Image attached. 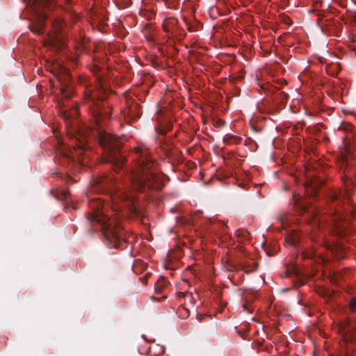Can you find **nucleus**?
<instances>
[{
    "label": "nucleus",
    "mask_w": 356,
    "mask_h": 356,
    "mask_svg": "<svg viewBox=\"0 0 356 356\" xmlns=\"http://www.w3.org/2000/svg\"><path fill=\"white\" fill-rule=\"evenodd\" d=\"M135 153L138 163L131 175L135 190L142 191L146 188L161 190L163 186L165 176L160 172L148 149L142 145L138 146L135 148Z\"/></svg>",
    "instance_id": "obj_1"
},
{
    "label": "nucleus",
    "mask_w": 356,
    "mask_h": 356,
    "mask_svg": "<svg viewBox=\"0 0 356 356\" xmlns=\"http://www.w3.org/2000/svg\"><path fill=\"white\" fill-rule=\"evenodd\" d=\"M89 207L92 211L87 215V218L91 222L100 223L106 238L115 247L119 245L120 241L123 240V232L120 223L117 222L116 217L108 218L104 214V204L101 198L92 199L89 203Z\"/></svg>",
    "instance_id": "obj_2"
},
{
    "label": "nucleus",
    "mask_w": 356,
    "mask_h": 356,
    "mask_svg": "<svg viewBox=\"0 0 356 356\" xmlns=\"http://www.w3.org/2000/svg\"><path fill=\"white\" fill-rule=\"evenodd\" d=\"M99 143L104 153L107 155L106 161L113 163L114 170H119L125 162L124 158L118 155V152L121 147L119 139L111 134L101 133Z\"/></svg>",
    "instance_id": "obj_3"
},
{
    "label": "nucleus",
    "mask_w": 356,
    "mask_h": 356,
    "mask_svg": "<svg viewBox=\"0 0 356 356\" xmlns=\"http://www.w3.org/2000/svg\"><path fill=\"white\" fill-rule=\"evenodd\" d=\"M48 70L57 77L60 83V93L67 99L70 98L73 93V88L70 85L71 75L69 70L63 65L58 60L54 61L48 67Z\"/></svg>",
    "instance_id": "obj_4"
},
{
    "label": "nucleus",
    "mask_w": 356,
    "mask_h": 356,
    "mask_svg": "<svg viewBox=\"0 0 356 356\" xmlns=\"http://www.w3.org/2000/svg\"><path fill=\"white\" fill-rule=\"evenodd\" d=\"M63 26V22L61 19H57L53 22V30L44 41L45 46L54 47L60 49L65 47V37L61 33Z\"/></svg>",
    "instance_id": "obj_5"
},
{
    "label": "nucleus",
    "mask_w": 356,
    "mask_h": 356,
    "mask_svg": "<svg viewBox=\"0 0 356 356\" xmlns=\"http://www.w3.org/2000/svg\"><path fill=\"white\" fill-rule=\"evenodd\" d=\"M107 96V89L105 84L99 81V88L96 90H93L90 88H88L85 90L84 100L91 101L96 106L98 105L99 102L104 100Z\"/></svg>",
    "instance_id": "obj_6"
},
{
    "label": "nucleus",
    "mask_w": 356,
    "mask_h": 356,
    "mask_svg": "<svg viewBox=\"0 0 356 356\" xmlns=\"http://www.w3.org/2000/svg\"><path fill=\"white\" fill-rule=\"evenodd\" d=\"M352 329L350 322L349 320L341 323L339 327V332L342 336L343 341L346 343H349L353 341L352 334L349 333Z\"/></svg>",
    "instance_id": "obj_7"
},
{
    "label": "nucleus",
    "mask_w": 356,
    "mask_h": 356,
    "mask_svg": "<svg viewBox=\"0 0 356 356\" xmlns=\"http://www.w3.org/2000/svg\"><path fill=\"white\" fill-rule=\"evenodd\" d=\"M134 200V194L132 192H120L116 194H114L112 196V202L113 204V209L116 211L118 209L116 207L115 204L118 203L120 200H130L133 201Z\"/></svg>",
    "instance_id": "obj_8"
},
{
    "label": "nucleus",
    "mask_w": 356,
    "mask_h": 356,
    "mask_svg": "<svg viewBox=\"0 0 356 356\" xmlns=\"http://www.w3.org/2000/svg\"><path fill=\"white\" fill-rule=\"evenodd\" d=\"M168 286V282L163 277H160L154 284V290L157 293H162Z\"/></svg>",
    "instance_id": "obj_9"
},
{
    "label": "nucleus",
    "mask_w": 356,
    "mask_h": 356,
    "mask_svg": "<svg viewBox=\"0 0 356 356\" xmlns=\"http://www.w3.org/2000/svg\"><path fill=\"white\" fill-rule=\"evenodd\" d=\"M307 193L309 195L315 196L317 193L318 187L316 184L309 181L306 184Z\"/></svg>",
    "instance_id": "obj_10"
},
{
    "label": "nucleus",
    "mask_w": 356,
    "mask_h": 356,
    "mask_svg": "<svg viewBox=\"0 0 356 356\" xmlns=\"http://www.w3.org/2000/svg\"><path fill=\"white\" fill-rule=\"evenodd\" d=\"M76 139L79 140V144L73 146L74 152L83 150L86 145V136H81L79 138H76Z\"/></svg>",
    "instance_id": "obj_11"
},
{
    "label": "nucleus",
    "mask_w": 356,
    "mask_h": 356,
    "mask_svg": "<svg viewBox=\"0 0 356 356\" xmlns=\"http://www.w3.org/2000/svg\"><path fill=\"white\" fill-rule=\"evenodd\" d=\"M60 114L61 116L66 118H70L77 114V108L74 107L72 108L70 111L67 110H60Z\"/></svg>",
    "instance_id": "obj_12"
},
{
    "label": "nucleus",
    "mask_w": 356,
    "mask_h": 356,
    "mask_svg": "<svg viewBox=\"0 0 356 356\" xmlns=\"http://www.w3.org/2000/svg\"><path fill=\"white\" fill-rule=\"evenodd\" d=\"M177 314L181 318H187L190 316V312L184 307H179L177 310Z\"/></svg>",
    "instance_id": "obj_13"
},
{
    "label": "nucleus",
    "mask_w": 356,
    "mask_h": 356,
    "mask_svg": "<svg viewBox=\"0 0 356 356\" xmlns=\"http://www.w3.org/2000/svg\"><path fill=\"white\" fill-rule=\"evenodd\" d=\"M176 23V20L174 19H168L164 21L163 22V29L166 32H170L172 31V28L170 27V25L175 24Z\"/></svg>",
    "instance_id": "obj_14"
},
{
    "label": "nucleus",
    "mask_w": 356,
    "mask_h": 356,
    "mask_svg": "<svg viewBox=\"0 0 356 356\" xmlns=\"http://www.w3.org/2000/svg\"><path fill=\"white\" fill-rule=\"evenodd\" d=\"M316 254V252L314 249H311L309 250H306L303 252L302 257L306 259L312 258Z\"/></svg>",
    "instance_id": "obj_15"
},
{
    "label": "nucleus",
    "mask_w": 356,
    "mask_h": 356,
    "mask_svg": "<svg viewBox=\"0 0 356 356\" xmlns=\"http://www.w3.org/2000/svg\"><path fill=\"white\" fill-rule=\"evenodd\" d=\"M252 266L250 268H249V267H248V266H244L245 272L250 273V272L254 271L257 269V264L256 263H254V261H252Z\"/></svg>",
    "instance_id": "obj_16"
},
{
    "label": "nucleus",
    "mask_w": 356,
    "mask_h": 356,
    "mask_svg": "<svg viewBox=\"0 0 356 356\" xmlns=\"http://www.w3.org/2000/svg\"><path fill=\"white\" fill-rule=\"evenodd\" d=\"M350 309L352 312L356 311V298H353L350 302Z\"/></svg>",
    "instance_id": "obj_17"
},
{
    "label": "nucleus",
    "mask_w": 356,
    "mask_h": 356,
    "mask_svg": "<svg viewBox=\"0 0 356 356\" xmlns=\"http://www.w3.org/2000/svg\"><path fill=\"white\" fill-rule=\"evenodd\" d=\"M54 0H41V3L44 7H48L49 5H51Z\"/></svg>",
    "instance_id": "obj_18"
},
{
    "label": "nucleus",
    "mask_w": 356,
    "mask_h": 356,
    "mask_svg": "<svg viewBox=\"0 0 356 356\" xmlns=\"http://www.w3.org/2000/svg\"><path fill=\"white\" fill-rule=\"evenodd\" d=\"M32 31L36 34H40L42 32V26L38 28H33Z\"/></svg>",
    "instance_id": "obj_19"
},
{
    "label": "nucleus",
    "mask_w": 356,
    "mask_h": 356,
    "mask_svg": "<svg viewBox=\"0 0 356 356\" xmlns=\"http://www.w3.org/2000/svg\"><path fill=\"white\" fill-rule=\"evenodd\" d=\"M189 295H190V293L188 292H178L177 293V296L180 298H185Z\"/></svg>",
    "instance_id": "obj_20"
},
{
    "label": "nucleus",
    "mask_w": 356,
    "mask_h": 356,
    "mask_svg": "<svg viewBox=\"0 0 356 356\" xmlns=\"http://www.w3.org/2000/svg\"><path fill=\"white\" fill-rule=\"evenodd\" d=\"M6 346V340L3 339V341H0V350Z\"/></svg>",
    "instance_id": "obj_21"
},
{
    "label": "nucleus",
    "mask_w": 356,
    "mask_h": 356,
    "mask_svg": "<svg viewBox=\"0 0 356 356\" xmlns=\"http://www.w3.org/2000/svg\"><path fill=\"white\" fill-rule=\"evenodd\" d=\"M99 66H98L97 65H96V64H95V65H93L92 68V70L95 73L99 71Z\"/></svg>",
    "instance_id": "obj_22"
},
{
    "label": "nucleus",
    "mask_w": 356,
    "mask_h": 356,
    "mask_svg": "<svg viewBox=\"0 0 356 356\" xmlns=\"http://www.w3.org/2000/svg\"><path fill=\"white\" fill-rule=\"evenodd\" d=\"M325 247L327 248V249H329V250H332L333 248H332V245L328 244V243H325Z\"/></svg>",
    "instance_id": "obj_23"
},
{
    "label": "nucleus",
    "mask_w": 356,
    "mask_h": 356,
    "mask_svg": "<svg viewBox=\"0 0 356 356\" xmlns=\"http://www.w3.org/2000/svg\"><path fill=\"white\" fill-rule=\"evenodd\" d=\"M340 216V217L339 218V220H343V216H341V214H339Z\"/></svg>",
    "instance_id": "obj_24"
},
{
    "label": "nucleus",
    "mask_w": 356,
    "mask_h": 356,
    "mask_svg": "<svg viewBox=\"0 0 356 356\" xmlns=\"http://www.w3.org/2000/svg\"><path fill=\"white\" fill-rule=\"evenodd\" d=\"M71 154H72L71 156L72 158H75L76 156V155H74V153H71Z\"/></svg>",
    "instance_id": "obj_25"
},
{
    "label": "nucleus",
    "mask_w": 356,
    "mask_h": 356,
    "mask_svg": "<svg viewBox=\"0 0 356 356\" xmlns=\"http://www.w3.org/2000/svg\"><path fill=\"white\" fill-rule=\"evenodd\" d=\"M296 207H299V206H300V204H299L298 202H296Z\"/></svg>",
    "instance_id": "obj_26"
},
{
    "label": "nucleus",
    "mask_w": 356,
    "mask_h": 356,
    "mask_svg": "<svg viewBox=\"0 0 356 356\" xmlns=\"http://www.w3.org/2000/svg\"><path fill=\"white\" fill-rule=\"evenodd\" d=\"M312 223H316V220H313Z\"/></svg>",
    "instance_id": "obj_27"
}]
</instances>
